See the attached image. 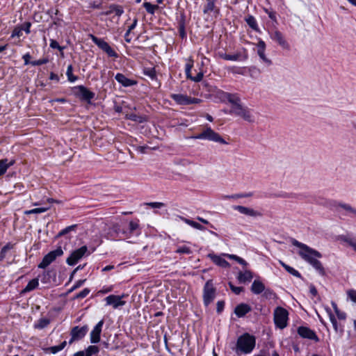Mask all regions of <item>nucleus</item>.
Returning <instances> with one entry per match:
<instances>
[{"instance_id":"1","label":"nucleus","mask_w":356,"mask_h":356,"mask_svg":"<svg viewBox=\"0 0 356 356\" xmlns=\"http://www.w3.org/2000/svg\"><path fill=\"white\" fill-rule=\"evenodd\" d=\"M292 244L300 248L298 252L299 255L312 266L314 262L318 261L317 258H321L322 257V254L318 251L311 248L308 245L299 242L296 239L292 241Z\"/></svg>"},{"instance_id":"2","label":"nucleus","mask_w":356,"mask_h":356,"mask_svg":"<svg viewBox=\"0 0 356 356\" xmlns=\"http://www.w3.org/2000/svg\"><path fill=\"white\" fill-rule=\"evenodd\" d=\"M255 343V338L248 333H245L241 335L237 339L236 353L237 354H249L254 348Z\"/></svg>"},{"instance_id":"3","label":"nucleus","mask_w":356,"mask_h":356,"mask_svg":"<svg viewBox=\"0 0 356 356\" xmlns=\"http://www.w3.org/2000/svg\"><path fill=\"white\" fill-rule=\"evenodd\" d=\"M229 113L235 115L236 116H239L245 121L250 123H253L255 121L254 116L252 113V110L247 106H243L242 103L231 106Z\"/></svg>"},{"instance_id":"4","label":"nucleus","mask_w":356,"mask_h":356,"mask_svg":"<svg viewBox=\"0 0 356 356\" xmlns=\"http://www.w3.org/2000/svg\"><path fill=\"white\" fill-rule=\"evenodd\" d=\"M191 138L193 139L207 140L220 144H227V142L209 127H207L201 133L192 136Z\"/></svg>"},{"instance_id":"5","label":"nucleus","mask_w":356,"mask_h":356,"mask_svg":"<svg viewBox=\"0 0 356 356\" xmlns=\"http://www.w3.org/2000/svg\"><path fill=\"white\" fill-rule=\"evenodd\" d=\"M216 289L214 286L212 280H209L203 287V302L206 307H208L215 299Z\"/></svg>"},{"instance_id":"6","label":"nucleus","mask_w":356,"mask_h":356,"mask_svg":"<svg viewBox=\"0 0 356 356\" xmlns=\"http://www.w3.org/2000/svg\"><path fill=\"white\" fill-rule=\"evenodd\" d=\"M289 313L286 309L283 307H278L274 311V322L275 325L284 329L287 326Z\"/></svg>"},{"instance_id":"7","label":"nucleus","mask_w":356,"mask_h":356,"mask_svg":"<svg viewBox=\"0 0 356 356\" xmlns=\"http://www.w3.org/2000/svg\"><path fill=\"white\" fill-rule=\"evenodd\" d=\"M217 0H204L202 13L207 17L216 18L220 15V8L216 4Z\"/></svg>"},{"instance_id":"8","label":"nucleus","mask_w":356,"mask_h":356,"mask_svg":"<svg viewBox=\"0 0 356 356\" xmlns=\"http://www.w3.org/2000/svg\"><path fill=\"white\" fill-rule=\"evenodd\" d=\"M63 254V251L61 247H58L57 249L49 252L43 257L42 261L38 265V268L44 269L54 261L58 257H60Z\"/></svg>"},{"instance_id":"9","label":"nucleus","mask_w":356,"mask_h":356,"mask_svg":"<svg viewBox=\"0 0 356 356\" xmlns=\"http://www.w3.org/2000/svg\"><path fill=\"white\" fill-rule=\"evenodd\" d=\"M92 41L102 51L106 52L108 56L117 58V53L110 47L108 43L102 38H99L93 35H90Z\"/></svg>"},{"instance_id":"10","label":"nucleus","mask_w":356,"mask_h":356,"mask_svg":"<svg viewBox=\"0 0 356 356\" xmlns=\"http://www.w3.org/2000/svg\"><path fill=\"white\" fill-rule=\"evenodd\" d=\"M141 231L138 222L130 221L127 227H124L122 231V237L130 238L132 236H138L140 234Z\"/></svg>"},{"instance_id":"11","label":"nucleus","mask_w":356,"mask_h":356,"mask_svg":"<svg viewBox=\"0 0 356 356\" xmlns=\"http://www.w3.org/2000/svg\"><path fill=\"white\" fill-rule=\"evenodd\" d=\"M270 38L284 50H290V44L286 40L284 34L279 30H274L269 33Z\"/></svg>"},{"instance_id":"12","label":"nucleus","mask_w":356,"mask_h":356,"mask_svg":"<svg viewBox=\"0 0 356 356\" xmlns=\"http://www.w3.org/2000/svg\"><path fill=\"white\" fill-rule=\"evenodd\" d=\"M170 97L177 104L179 105H190L193 104H198L200 102V99L197 98H192L182 94H172Z\"/></svg>"},{"instance_id":"13","label":"nucleus","mask_w":356,"mask_h":356,"mask_svg":"<svg viewBox=\"0 0 356 356\" xmlns=\"http://www.w3.org/2000/svg\"><path fill=\"white\" fill-rule=\"evenodd\" d=\"M88 248L86 245L73 251L67 259L66 262L69 266L75 265L86 253Z\"/></svg>"},{"instance_id":"14","label":"nucleus","mask_w":356,"mask_h":356,"mask_svg":"<svg viewBox=\"0 0 356 356\" xmlns=\"http://www.w3.org/2000/svg\"><path fill=\"white\" fill-rule=\"evenodd\" d=\"M297 332L299 336L303 339L313 340L316 342L319 341V338L316 335V332L308 327L300 326L297 329Z\"/></svg>"},{"instance_id":"15","label":"nucleus","mask_w":356,"mask_h":356,"mask_svg":"<svg viewBox=\"0 0 356 356\" xmlns=\"http://www.w3.org/2000/svg\"><path fill=\"white\" fill-rule=\"evenodd\" d=\"M88 326L85 325L81 327L79 326L74 327L71 330V339L69 341V343H73L74 341H78L81 339L83 337H85L86 333L88 332Z\"/></svg>"},{"instance_id":"16","label":"nucleus","mask_w":356,"mask_h":356,"mask_svg":"<svg viewBox=\"0 0 356 356\" xmlns=\"http://www.w3.org/2000/svg\"><path fill=\"white\" fill-rule=\"evenodd\" d=\"M127 296L123 294L122 296L110 295L105 298L107 305H112L114 309L125 305L126 302L122 300V298Z\"/></svg>"},{"instance_id":"17","label":"nucleus","mask_w":356,"mask_h":356,"mask_svg":"<svg viewBox=\"0 0 356 356\" xmlns=\"http://www.w3.org/2000/svg\"><path fill=\"white\" fill-rule=\"evenodd\" d=\"M104 325V321L101 320L99 321L97 325L94 327L92 330L90 334V342L92 343H97L100 341V335L102 332V329Z\"/></svg>"},{"instance_id":"18","label":"nucleus","mask_w":356,"mask_h":356,"mask_svg":"<svg viewBox=\"0 0 356 356\" xmlns=\"http://www.w3.org/2000/svg\"><path fill=\"white\" fill-rule=\"evenodd\" d=\"M75 88L79 90V92L78 95L81 99L88 102V103H90L91 99H92L95 96V94L93 92H91L83 86H78Z\"/></svg>"},{"instance_id":"19","label":"nucleus","mask_w":356,"mask_h":356,"mask_svg":"<svg viewBox=\"0 0 356 356\" xmlns=\"http://www.w3.org/2000/svg\"><path fill=\"white\" fill-rule=\"evenodd\" d=\"M221 98L223 99V101L227 100L229 103L231 104L232 106L241 103V99L238 95L236 93L222 92Z\"/></svg>"},{"instance_id":"20","label":"nucleus","mask_w":356,"mask_h":356,"mask_svg":"<svg viewBox=\"0 0 356 356\" xmlns=\"http://www.w3.org/2000/svg\"><path fill=\"white\" fill-rule=\"evenodd\" d=\"M234 209L236 211H238L239 213L248 216H252V217H257L260 216L261 214L257 211L254 210L253 209L246 207L244 206H234Z\"/></svg>"},{"instance_id":"21","label":"nucleus","mask_w":356,"mask_h":356,"mask_svg":"<svg viewBox=\"0 0 356 356\" xmlns=\"http://www.w3.org/2000/svg\"><path fill=\"white\" fill-rule=\"evenodd\" d=\"M115 80L124 87H129L137 84V81L127 78L121 73H118L115 76Z\"/></svg>"},{"instance_id":"22","label":"nucleus","mask_w":356,"mask_h":356,"mask_svg":"<svg viewBox=\"0 0 356 356\" xmlns=\"http://www.w3.org/2000/svg\"><path fill=\"white\" fill-rule=\"evenodd\" d=\"M250 311L251 307L248 305L241 303L235 307L234 313L238 318H241Z\"/></svg>"},{"instance_id":"23","label":"nucleus","mask_w":356,"mask_h":356,"mask_svg":"<svg viewBox=\"0 0 356 356\" xmlns=\"http://www.w3.org/2000/svg\"><path fill=\"white\" fill-rule=\"evenodd\" d=\"M208 257L211 259V261L218 266L222 268H227L229 266V264L220 256H218L213 254H209Z\"/></svg>"},{"instance_id":"24","label":"nucleus","mask_w":356,"mask_h":356,"mask_svg":"<svg viewBox=\"0 0 356 356\" xmlns=\"http://www.w3.org/2000/svg\"><path fill=\"white\" fill-rule=\"evenodd\" d=\"M219 56L221 58L224 60L234 61L239 60H246L248 58L247 55L245 54L242 58V55L239 52L234 54H220Z\"/></svg>"},{"instance_id":"25","label":"nucleus","mask_w":356,"mask_h":356,"mask_svg":"<svg viewBox=\"0 0 356 356\" xmlns=\"http://www.w3.org/2000/svg\"><path fill=\"white\" fill-rule=\"evenodd\" d=\"M124 228V227H123L118 223H114L110 227L108 234H110L111 236L113 237H122V231L123 230Z\"/></svg>"},{"instance_id":"26","label":"nucleus","mask_w":356,"mask_h":356,"mask_svg":"<svg viewBox=\"0 0 356 356\" xmlns=\"http://www.w3.org/2000/svg\"><path fill=\"white\" fill-rule=\"evenodd\" d=\"M265 290L264 284L259 280H255L251 286V291L254 294H260Z\"/></svg>"},{"instance_id":"27","label":"nucleus","mask_w":356,"mask_h":356,"mask_svg":"<svg viewBox=\"0 0 356 356\" xmlns=\"http://www.w3.org/2000/svg\"><path fill=\"white\" fill-rule=\"evenodd\" d=\"M253 278L252 273L248 270H245L244 272H240L238 275V280L240 282L245 283L250 282Z\"/></svg>"},{"instance_id":"28","label":"nucleus","mask_w":356,"mask_h":356,"mask_svg":"<svg viewBox=\"0 0 356 356\" xmlns=\"http://www.w3.org/2000/svg\"><path fill=\"white\" fill-rule=\"evenodd\" d=\"M39 285L38 278H35L29 282L26 287L22 291V293H26L35 289Z\"/></svg>"},{"instance_id":"29","label":"nucleus","mask_w":356,"mask_h":356,"mask_svg":"<svg viewBox=\"0 0 356 356\" xmlns=\"http://www.w3.org/2000/svg\"><path fill=\"white\" fill-rule=\"evenodd\" d=\"M15 163L13 160L8 162L7 159L0 160V176L3 175L9 167Z\"/></svg>"},{"instance_id":"30","label":"nucleus","mask_w":356,"mask_h":356,"mask_svg":"<svg viewBox=\"0 0 356 356\" xmlns=\"http://www.w3.org/2000/svg\"><path fill=\"white\" fill-rule=\"evenodd\" d=\"M336 207H338L348 213V215L350 217L355 212L356 208L353 207L350 204L343 203V202H337L336 203Z\"/></svg>"},{"instance_id":"31","label":"nucleus","mask_w":356,"mask_h":356,"mask_svg":"<svg viewBox=\"0 0 356 356\" xmlns=\"http://www.w3.org/2000/svg\"><path fill=\"white\" fill-rule=\"evenodd\" d=\"M336 207H338L348 213V215L350 217L355 212L356 208L353 207L350 204L343 203V202H337L336 203Z\"/></svg>"},{"instance_id":"32","label":"nucleus","mask_w":356,"mask_h":356,"mask_svg":"<svg viewBox=\"0 0 356 356\" xmlns=\"http://www.w3.org/2000/svg\"><path fill=\"white\" fill-rule=\"evenodd\" d=\"M181 220L184 222L186 224L191 226L192 227L195 228V229H199V230H201V231H204L206 229V228L202 226V225H200V223L195 222V221H193L192 220H190V219H188L186 218H184V217H180Z\"/></svg>"},{"instance_id":"33","label":"nucleus","mask_w":356,"mask_h":356,"mask_svg":"<svg viewBox=\"0 0 356 356\" xmlns=\"http://www.w3.org/2000/svg\"><path fill=\"white\" fill-rule=\"evenodd\" d=\"M113 13L120 17L123 14L124 10L122 6L113 4L110 6L109 10L106 12V15H110Z\"/></svg>"},{"instance_id":"34","label":"nucleus","mask_w":356,"mask_h":356,"mask_svg":"<svg viewBox=\"0 0 356 356\" xmlns=\"http://www.w3.org/2000/svg\"><path fill=\"white\" fill-rule=\"evenodd\" d=\"M67 342L65 341H63L60 345L58 346H54L47 348L45 350L46 353H51L52 354H56L58 352L62 350L66 346Z\"/></svg>"},{"instance_id":"35","label":"nucleus","mask_w":356,"mask_h":356,"mask_svg":"<svg viewBox=\"0 0 356 356\" xmlns=\"http://www.w3.org/2000/svg\"><path fill=\"white\" fill-rule=\"evenodd\" d=\"M245 21L248 25L253 30L258 31L259 27L256 19L252 15H248L245 17Z\"/></svg>"},{"instance_id":"36","label":"nucleus","mask_w":356,"mask_h":356,"mask_svg":"<svg viewBox=\"0 0 356 356\" xmlns=\"http://www.w3.org/2000/svg\"><path fill=\"white\" fill-rule=\"evenodd\" d=\"M281 266L290 274L293 275L296 277H301L300 273L293 268L289 266L282 261H280Z\"/></svg>"},{"instance_id":"37","label":"nucleus","mask_w":356,"mask_h":356,"mask_svg":"<svg viewBox=\"0 0 356 356\" xmlns=\"http://www.w3.org/2000/svg\"><path fill=\"white\" fill-rule=\"evenodd\" d=\"M50 323V320L45 318H40L37 323L34 324L35 329L42 330L46 327Z\"/></svg>"},{"instance_id":"38","label":"nucleus","mask_w":356,"mask_h":356,"mask_svg":"<svg viewBox=\"0 0 356 356\" xmlns=\"http://www.w3.org/2000/svg\"><path fill=\"white\" fill-rule=\"evenodd\" d=\"M143 6L145 8L146 11L152 15H154L155 11L159 9L158 5H153L149 2H144Z\"/></svg>"},{"instance_id":"39","label":"nucleus","mask_w":356,"mask_h":356,"mask_svg":"<svg viewBox=\"0 0 356 356\" xmlns=\"http://www.w3.org/2000/svg\"><path fill=\"white\" fill-rule=\"evenodd\" d=\"M72 72V65H69L67 68L66 75L67 76V80L71 83L75 82L78 79V77L76 76H74Z\"/></svg>"},{"instance_id":"40","label":"nucleus","mask_w":356,"mask_h":356,"mask_svg":"<svg viewBox=\"0 0 356 356\" xmlns=\"http://www.w3.org/2000/svg\"><path fill=\"white\" fill-rule=\"evenodd\" d=\"M58 10L54 8H50L47 11V14L49 15L51 19L54 20V24H58V21L61 20L60 18L55 17L58 14Z\"/></svg>"},{"instance_id":"41","label":"nucleus","mask_w":356,"mask_h":356,"mask_svg":"<svg viewBox=\"0 0 356 356\" xmlns=\"http://www.w3.org/2000/svg\"><path fill=\"white\" fill-rule=\"evenodd\" d=\"M99 351V348L97 346H89L85 352V356H92L98 353Z\"/></svg>"},{"instance_id":"42","label":"nucleus","mask_w":356,"mask_h":356,"mask_svg":"<svg viewBox=\"0 0 356 356\" xmlns=\"http://www.w3.org/2000/svg\"><path fill=\"white\" fill-rule=\"evenodd\" d=\"M341 239L347 243L350 246H351L353 250L356 252V239L352 238L347 236H341Z\"/></svg>"},{"instance_id":"43","label":"nucleus","mask_w":356,"mask_h":356,"mask_svg":"<svg viewBox=\"0 0 356 356\" xmlns=\"http://www.w3.org/2000/svg\"><path fill=\"white\" fill-rule=\"evenodd\" d=\"M126 118L131 120L134 122H143L145 121V118L143 116H140L134 113L127 114Z\"/></svg>"},{"instance_id":"44","label":"nucleus","mask_w":356,"mask_h":356,"mask_svg":"<svg viewBox=\"0 0 356 356\" xmlns=\"http://www.w3.org/2000/svg\"><path fill=\"white\" fill-rule=\"evenodd\" d=\"M143 72L144 74L149 77L152 80L156 79V73L154 68H145Z\"/></svg>"},{"instance_id":"45","label":"nucleus","mask_w":356,"mask_h":356,"mask_svg":"<svg viewBox=\"0 0 356 356\" xmlns=\"http://www.w3.org/2000/svg\"><path fill=\"white\" fill-rule=\"evenodd\" d=\"M49 208H50L49 207L35 208V209H31L29 211H26L25 213L26 214L41 213H44L45 211H47V210L49 209Z\"/></svg>"},{"instance_id":"46","label":"nucleus","mask_w":356,"mask_h":356,"mask_svg":"<svg viewBox=\"0 0 356 356\" xmlns=\"http://www.w3.org/2000/svg\"><path fill=\"white\" fill-rule=\"evenodd\" d=\"M253 193H238V194H234L232 195H227L226 196V198H232V199H237V198H243V197H249L252 196Z\"/></svg>"},{"instance_id":"47","label":"nucleus","mask_w":356,"mask_h":356,"mask_svg":"<svg viewBox=\"0 0 356 356\" xmlns=\"http://www.w3.org/2000/svg\"><path fill=\"white\" fill-rule=\"evenodd\" d=\"M175 252L178 253V254H190L192 253V250H191V248L189 247H188L186 245H183V246L179 247L175 250Z\"/></svg>"},{"instance_id":"48","label":"nucleus","mask_w":356,"mask_h":356,"mask_svg":"<svg viewBox=\"0 0 356 356\" xmlns=\"http://www.w3.org/2000/svg\"><path fill=\"white\" fill-rule=\"evenodd\" d=\"M76 226H77L76 225H70V226H68V227H65V229H62L57 234L56 237H60V236H62L63 235L67 234V233H69L71 231L75 230Z\"/></svg>"},{"instance_id":"49","label":"nucleus","mask_w":356,"mask_h":356,"mask_svg":"<svg viewBox=\"0 0 356 356\" xmlns=\"http://www.w3.org/2000/svg\"><path fill=\"white\" fill-rule=\"evenodd\" d=\"M13 248V245L10 243H7L6 245H4L1 250L0 252V258L3 260L6 257V253L8 250Z\"/></svg>"},{"instance_id":"50","label":"nucleus","mask_w":356,"mask_h":356,"mask_svg":"<svg viewBox=\"0 0 356 356\" xmlns=\"http://www.w3.org/2000/svg\"><path fill=\"white\" fill-rule=\"evenodd\" d=\"M312 266L316 269V271L318 272L320 275H325L324 268L320 261L318 260L317 261L314 262V264H312Z\"/></svg>"},{"instance_id":"51","label":"nucleus","mask_w":356,"mask_h":356,"mask_svg":"<svg viewBox=\"0 0 356 356\" xmlns=\"http://www.w3.org/2000/svg\"><path fill=\"white\" fill-rule=\"evenodd\" d=\"M90 292V290L88 288H85L79 293H76L74 297V299H83L86 298Z\"/></svg>"},{"instance_id":"52","label":"nucleus","mask_w":356,"mask_h":356,"mask_svg":"<svg viewBox=\"0 0 356 356\" xmlns=\"http://www.w3.org/2000/svg\"><path fill=\"white\" fill-rule=\"evenodd\" d=\"M257 54L264 63H265L267 65H271L272 62L266 56L265 51H257Z\"/></svg>"},{"instance_id":"53","label":"nucleus","mask_w":356,"mask_h":356,"mask_svg":"<svg viewBox=\"0 0 356 356\" xmlns=\"http://www.w3.org/2000/svg\"><path fill=\"white\" fill-rule=\"evenodd\" d=\"M265 13L268 15V17L274 22L277 23V13L273 10H268L267 8L264 9Z\"/></svg>"},{"instance_id":"54","label":"nucleus","mask_w":356,"mask_h":356,"mask_svg":"<svg viewBox=\"0 0 356 356\" xmlns=\"http://www.w3.org/2000/svg\"><path fill=\"white\" fill-rule=\"evenodd\" d=\"M192 67H193V60H191L189 63L186 64L185 73H186L187 79H191V78L193 76L191 74Z\"/></svg>"},{"instance_id":"55","label":"nucleus","mask_w":356,"mask_h":356,"mask_svg":"<svg viewBox=\"0 0 356 356\" xmlns=\"http://www.w3.org/2000/svg\"><path fill=\"white\" fill-rule=\"evenodd\" d=\"M264 292V297L267 299H274L275 298V293L270 289H265Z\"/></svg>"},{"instance_id":"56","label":"nucleus","mask_w":356,"mask_h":356,"mask_svg":"<svg viewBox=\"0 0 356 356\" xmlns=\"http://www.w3.org/2000/svg\"><path fill=\"white\" fill-rule=\"evenodd\" d=\"M22 31H23V28H20V26H17L13 31L11 37L12 38H15V37L19 38L22 35Z\"/></svg>"},{"instance_id":"57","label":"nucleus","mask_w":356,"mask_h":356,"mask_svg":"<svg viewBox=\"0 0 356 356\" xmlns=\"http://www.w3.org/2000/svg\"><path fill=\"white\" fill-rule=\"evenodd\" d=\"M86 280H79L76 282V283L72 286V287L69 289L68 293H71L76 290V289L81 287L83 283L85 282Z\"/></svg>"},{"instance_id":"58","label":"nucleus","mask_w":356,"mask_h":356,"mask_svg":"<svg viewBox=\"0 0 356 356\" xmlns=\"http://www.w3.org/2000/svg\"><path fill=\"white\" fill-rule=\"evenodd\" d=\"M49 46H50L51 48H52V49H58L60 51H63V49H64L63 47H60L59 45V44L55 40H53V39L50 40Z\"/></svg>"},{"instance_id":"59","label":"nucleus","mask_w":356,"mask_h":356,"mask_svg":"<svg viewBox=\"0 0 356 356\" xmlns=\"http://www.w3.org/2000/svg\"><path fill=\"white\" fill-rule=\"evenodd\" d=\"M229 286L231 289V290L236 295H238L241 293V291H243V288L240 286H235L232 284V282L229 283Z\"/></svg>"},{"instance_id":"60","label":"nucleus","mask_w":356,"mask_h":356,"mask_svg":"<svg viewBox=\"0 0 356 356\" xmlns=\"http://www.w3.org/2000/svg\"><path fill=\"white\" fill-rule=\"evenodd\" d=\"M146 204L153 209H161L165 206L163 203L157 202H148Z\"/></svg>"},{"instance_id":"61","label":"nucleus","mask_w":356,"mask_h":356,"mask_svg":"<svg viewBox=\"0 0 356 356\" xmlns=\"http://www.w3.org/2000/svg\"><path fill=\"white\" fill-rule=\"evenodd\" d=\"M179 33L181 38H184L186 36L185 31V26L184 22H180L179 24Z\"/></svg>"},{"instance_id":"62","label":"nucleus","mask_w":356,"mask_h":356,"mask_svg":"<svg viewBox=\"0 0 356 356\" xmlns=\"http://www.w3.org/2000/svg\"><path fill=\"white\" fill-rule=\"evenodd\" d=\"M47 62H48V59H47V58H42V59H39V60H37L31 61V64L33 66H38V65H41L45 64Z\"/></svg>"},{"instance_id":"63","label":"nucleus","mask_w":356,"mask_h":356,"mask_svg":"<svg viewBox=\"0 0 356 356\" xmlns=\"http://www.w3.org/2000/svg\"><path fill=\"white\" fill-rule=\"evenodd\" d=\"M348 296L353 302L356 303V290H349L348 291Z\"/></svg>"},{"instance_id":"64","label":"nucleus","mask_w":356,"mask_h":356,"mask_svg":"<svg viewBox=\"0 0 356 356\" xmlns=\"http://www.w3.org/2000/svg\"><path fill=\"white\" fill-rule=\"evenodd\" d=\"M224 307H225L224 301H222V300L218 301L217 304H216V312L218 314L221 313L224 309Z\"/></svg>"}]
</instances>
